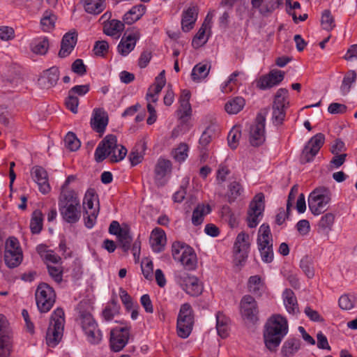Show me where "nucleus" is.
<instances>
[{"mask_svg": "<svg viewBox=\"0 0 357 357\" xmlns=\"http://www.w3.org/2000/svg\"><path fill=\"white\" fill-rule=\"evenodd\" d=\"M282 298L287 311L291 314H296L298 312V306L294 291L286 289L282 294Z\"/></svg>", "mask_w": 357, "mask_h": 357, "instance_id": "30", "label": "nucleus"}, {"mask_svg": "<svg viewBox=\"0 0 357 357\" xmlns=\"http://www.w3.org/2000/svg\"><path fill=\"white\" fill-rule=\"evenodd\" d=\"M216 317V329L218 334L222 338H225L229 335V320L222 312H218Z\"/></svg>", "mask_w": 357, "mask_h": 357, "instance_id": "35", "label": "nucleus"}, {"mask_svg": "<svg viewBox=\"0 0 357 357\" xmlns=\"http://www.w3.org/2000/svg\"><path fill=\"white\" fill-rule=\"evenodd\" d=\"M321 24L322 28L328 31H331L335 27V20L329 10H325L323 11Z\"/></svg>", "mask_w": 357, "mask_h": 357, "instance_id": "49", "label": "nucleus"}, {"mask_svg": "<svg viewBox=\"0 0 357 357\" xmlns=\"http://www.w3.org/2000/svg\"><path fill=\"white\" fill-rule=\"evenodd\" d=\"M108 123L107 114L100 109H95L93 112L91 124L93 129L99 133L105 130Z\"/></svg>", "mask_w": 357, "mask_h": 357, "instance_id": "24", "label": "nucleus"}, {"mask_svg": "<svg viewBox=\"0 0 357 357\" xmlns=\"http://www.w3.org/2000/svg\"><path fill=\"white\" fill-rule=\"evenodd\" d=\"M338 304L344 310L357 309V294L352 293L341 296L338 300Z\"/></svg>", "mask_w": 357, "mask_h": 357, "instance_id": "38", "label": "nucleus"}, {"mask_svg": "<svg viewBox=\"0 0 357 357\" xmlns=\"http://www.w3.org/2000/svg\"><path fill=\"white\" fill-rule=\"evenodd\" d=\"M300 267L307 275V278H311L314 276V272L313 266L307 257L303 258L300 262Z\"/></svg>", "mask_w": 357, "mask_h": 357, "instance_id": "59", "label": "nucleus"}, {"mask_svg": "<svg viewBox=\"0 0 357 357\" xmlns=\"http://www.w3.org/2000/svg\"><path fill=\"white\" fill-rule=\"evenodd\" d=\"M241 132L238 130L232 129L228 134V145L232 149H235L238 144V139L241 137Z\"/></svg>", "mask_w": 357, "mask_h": 357, "instance_id": "61", "label": "nucleus"}, {"mask_svg": "<svg viewBox=\"0 0 357 357\" xmlns=\"http://www.w3.org/2000/svg\"><path fill=\"white\" fill-rule=\"evenodd\" d=\"M140 37L139 29L133 28L131 30H127L117 45L118 53L122 56H127L135 49Z\"/></svg>", "mask_w": 357, "mask_h": 357, "instance_id": "12", "label": "nucleus"}, {"mask_svg": "<svg viewBox=\"0 0 357 357\" xmlns=\"http://www.w3.org/2000/svg\"><path fill=\"white\" fill-rule=\"evenodd\" d=\"M189 147L185 144H181L174 151V158L178 162H183L186 160L188 155Z\"/></svg>", "mask_w": 357, "mask_h": 357, "instance_id": "52", "label": "nucleus"}, {"mask_svg": "<svg viewBox=\"0 0 357 357\" xmlns=\"http://www.w3.org/2000/svg\"><path fill=\"white\" fill-rule=\"evenodd\" d=\"M65 146L72 151H77L80 146V142L76 135L69 132L64 138Z\"/></svg>", "mask_w": 357, "mask_h": 357, "instance_id": "51", "label": "nucleus"}, {"mask_svg": "<svg viewBox=\"0 0 357 357\" xmlns=\"http://www.w3.org/2000/svg\"><path fill=\"white\" fill-rule=\"evenodd\" d=\"M243 188L238 182L233 181L228 187L227 199L229 203L234 202L241 195Z\"/></svg>", "mask_w": 357, "mask_h": 357, "instance_id": "48", "label": "nucleus"}, {"mask_svg": "<svg viewBox=\"0 0 357 357\" xmlns=\"http://www.w3.org/2000/svg\"><path fill=\"white\" fill-rule=\"evenodd\" d=\"M288 333V323L286 318L281 315L272 316L266 325L264 337L266 347L275 350Z\"/></svg>", "mask_w": 357, "mask_h": 357, "instance_id": "2", "label": "nucleus"}, {"mask_svg": "<svg viewBox=\"0 0 357 357\" xmlns=\"http://www.w3.org/2000/svg\"><path fill=\"white\" fill-rule=\"evenodd\" d=\"M43 226V214L40 210H35L30 221V229L32 234H39Z\"/></svg>", "mask_w": 357, "mask_h": 357, "instance_id": "40", "label": "nucleus"}, {"mask_svg": "<svg viewBox=\"0 0 357 357\" xmlns=\"http://www.w3.org/2000/svg\"><path fill=\"white\" fill-rule=\"evenodd\" d=\"M257 87L261 89L266 90L275 86L272 79L268 74L261 76L256 83Z\"/></svg>", "mask_w": 357, "mask_h": 357, "instance_id": "58", "label": "nucleus"}, {"mask_svg": "<svg viewBox=\"0 0 357 357\" xmlns=\"http://www.w3.org/2000/svg\"><path fill=\"white\" fill-rule=\"evenodd\" d=\"M49 40L46 36H40L33 39L30 44L31 51L36 54L44 55L49 49Z\"/></svg>", "mask_w": 357, "mask_h": 357, "instance_id": "33", "label": "nucleus"}, {"mask_svg": "<svg viewBox=\"0 0 357 357\" xmlns=\"http://www.w3.org/2000/svg\"><path fill=\"white\" fill-rule=\"evenodd\" d=\"M31 176L33 181L38 184L40 192L44 195L50 191V186L48 182L47 173L46 170L39 166H36L31 169Z\"/></svg>", "mask_w": 357, "mask_h": 357, "instance_id": "19", "label": "nucleus"}, {"mask_svg": "<svg viewBox=\"0 0 357 357\" xmlns=\"http://www.w3.org/2000/svg\"><path fill=\"white\" fill-rule=\"evenodd\" d=\"M213 136H214V131H213V129L211 127H208L202 132V134L199 138V144L200 148L202 149V151L206 150L207 146L211 142Z\"/></svg>", "mask_w": 357, "mask_h": 357, "instance_id": "50", "label": "nucleus"}, {"mask_svg": "<svg viewBox=\"0 0 357 357\" xmlns=\"http://www.w3.org/2000/svg\"><path fill=\"white\" fill-rule=\"evenodd\" d=\"M188 270H193L197 265V256L191 247H185L178 259Z\"/></svg>", "mask_w": 357, "mask_h": 357, "instance_id": "29", "label": "nucleus"}, {"mask_svg": "<svg viewBox=\"0 0 357 357\" xmlns=\"http://www.w3.org/2000/svg\"><path fill=\"white\" fill-rule=\"evenodd\" d=\"M22 251L18 240L15 237H9L5 244V252Z\"/></svg>", "mask_w": 357, "mask_h": 357, "instance_id": "60", "label": "nucleus"}, {"mask_svg": "<svg viewBox=\"0 0 357 357\" xmlns=\"http://www.w3.org/2000/svg\"><path fill=\"white\" fill-rule=\"evenodd\" d=\"M141 269L144 277L149 280L153 278V264L151 260L144 259L141 264Z\"/></svg>", "mask_w": 357, "mask_h": 357, "instance_id": "54", "label": "nucleus"}, {"mask_svg": "<svg viewBox=\"0 0 357 357\" xmlns=\"http://www.w3.org/2000/svg\"><path fill=\"white\" fill-rule=\"evenodd\" d=\"M71 70L78 75L82 76L86 72V67L82 59H77L72 63Z\"/></svg>", "mask_w": 357, "mask_h": 357, "instance_id": "63", "label": "nucleus"}, {"mask_svg": "<svg viewBox=\"0 0 357 357\" xmlns=\"http://www.w3.org/2000/svg\"><path fill=\"white\" fill-rule=\"evenodd\" d=\"M248 289L252 294L260 296L265 290V284L259 275H252L248 279Z\"/></svg>", "mask_w": 357, "mask_h": 357, "instance_id": "34", "label": "nucleus"}, {"mask_svg": "<svg viewBox=\"0 0 357 357\" xmlns=\"http://www.w3.org/2000/svg\"><path fill=\"white\" fill-rule=\"evenodd\" d=\"M162 89L160 86L156 85H151L146 93V100L149 102H155L158 100V95L160 93Z\"/></svg>", "mask_w": 357, "mask_h": 357, "instance_id": "64", "label": "nucleus"}, {"mask_svg": "<svg viewBox=\"0 0 357 357\" xmlns=\"http://www.w3.org/2000/svg\"><path fill=\"white\" fill-rule=\"evenodd\" d=\"M65 105L66 107L73 113L76 114L78 111L79 98L77 96L71 94L69 91L68 96L65 100Z\"/></svg>", "mask_w": 357, "mask_h": 357, "instance_id": "55", "label": "nucleus"}, {"mask_svg": "<svg viewBox=\"0 0 357 357\" xmlns=\"http://www.w3.org/2000/svg\"><path fill=\"white\" fill-rule=\"evenodd\" d=\"M300 340L296 338H289L282 345V354L286 357H289L296 354L300 349Z\"/></svg>", "mask_w": 357, "mask_h": 357, "instance_id": "39", "label": "nucleus"}, {"mask_svg": "<svg viewBox=\"0 0 357 357\" xmlns=\"http://www.w3.org/2000/svg\"><path fill=\"white\" fill-rule=\"evenodd\" d=\"M194 316L191 305L189 303L181 305L177 317L176 331L178 337L185 339L192 331Z\"/></svg>", "mask_w": 357, "mask_h": 357, "instance_id": "6", "label": "nucleus"}, {"mask_svg": "<svg viewBox=\"0 0 357 357\" xmlns=\"http://www.w3.org/2000/svg\"><path fill=\"white\" fill-rule=\"evenodd\" d=\"M356 79L357 74L354 70H349L346 73L340 86V91L343 96L349 93L351 85L356 82Z\"/></svg>", "mask_w": 357, "mask_h": 357, "instance_id": "41", "label": "nucleus"}, {"mask_svg": "<svg viewBox=\"0 0 357 357\" xmlns=\"http://www.w3.org/2000/svg\"><path fill=\"white\" fill-rule=\"evenodd\" d=\"M64 315L61 308H56L52 314L46 334V342L49 347H56L61 340L65 324Z\"/></svg>", "mask_w": 357, "mask_h": 357, "instance_id": "4", "label": "nucleus"}, {"mask_svg": "<svg viewBox=\"0 0 357 357\" xmlns=\"http://www.w3.org/2000/svg\"><path fill=\"white\" fill-rule=\"evenodd\" d=\"M117 238L123 250L128 252L130 249L132 242V237L129 228L127 227Z\"/></svg>", "mask_w": 357, "mask_h": 357, "instance_id": "47", "label": "nucleus"}, {"mask_svg": "<svg viewBox=\"0 0 357 357\" xmlns=\"http://www.w3.org/2000/svg\"><path fill=\"white\" fill-rule=\"evenodd\" d=\"M4 261L8 267L15 268L18 266L22 261V252L17 251L4 253Z\"/></svg>", "mask_w": 357, "mask_h": 357, "instance_id": "45", "label": "nucleus"}, {"mask_svg": "<svg viewBox=\"0 0 357 357\" xmlns=\"http://www.w3.org/2000/svg\"><path fill=\"white\" fill-rule=\"evenodd\" d=\"M175 280L177 284L189 295L197 296L203 291V287L199 279L187 273L178 271L175 274Z\"/></svg>", "mask_w": 357, "mask_h": 357, "instance_id": "9", "label": "nucleus"}, {"mask_svg": "<svg viewBox=\"0 0 357 357\" xmlns=\"http://www.w3.org/2000/svg\"><path fill=\"white\" fill-rule=\"evenodd\" d=\"M264 211V195L263 193L257 194L250 203L248 211L247 222L250 228L257 226L263 217Z\"/></svg>", "mask_w": 357, "mask_h": 357, "instance_id": "11", "label": "nucleus"}, {"mask_svg": "<svg viewBox=\"0 0 357 357\" xmlns=\"http://www.w3.org/2000/svg\"><path fill=\"white\" fill-rule=\"evenodd\" d=\"M84 9L88 13L98 15L105 8V0H84Z\"/></svg>", "mask_w": 357, "mask_h": 357, "instance_id": "43", "label": "nucleus"}, {"mask_svg": "<svg viewBox=\"0 0 357 357\" xmlns=\"http://www.w3.org/2000/svg\"><path fill=\"white\" fill-rule=\"evenodd\" d=\"M150 243L152 250L155 252H160L163 250L166 243V235L160 228H155L151 231Z\"/></svg>", "mask_w": 357, "mask_h": 357, "instance_id": "26", "label": "nucleus"}, {"mask_svg": "<svg viewBox=\"0 0 357 357\" xmlns=\"http://www.w3.org/2000/svg\"><path fill=\"white\" fill-rule=\"evenodd\" d=\"M198 13L199 8L197 6H191L183 10L181 15V29L184 32H188L193 29Z\"/></svg>", "mask_w": 357, "mask_h": 357, "instance_id": "20", "label": "nucleus"}, {"mask_svg": "<svg viewBox=\"0 0 357 357\" xmlns=\"http://www.w3.org/2000/svg\"><path fill=\"white\" fill-rule=\"evenodd\" d=\"M283 3V0H268L265 3L261 4L259 10V13L264 17L269 16L274 10L280 7Z\"/></svg>", "mask_w": 357, "mask_h": 357, "instance_id": "44", "label": "nucleus"}, {"mask_svg": "<svg viewBox=\"0 0 357 357\" xmlns=\"http://www.w3.org/2000/svg\"><path fill=\"white\" fill-rule=\"evenodd\" d=\"M288 91L279 89L273 104L272 121L275 126L282 125L286 116V109L289 106Z\"/></svg>", "mask_w": 357, "mask_h": 357, "instance_id": "8", "label": "nucleus"}, {"mask_svg": "<svg viewBox=\"0 0 357 357\" xmlns=\"http://www.w3.org/2000/svg\"><path fill=\"white\" fill-rule=\"evenodd\" d=\"M35 296L38 309L42 313L49 312L56 300V294L53 288L44 282L38 286Z\"/></svg>", "mask_w": 357, "mask_h": 357, "instance_id": "7", "label": "nucleus"}, {"mask_svg": "<svg viewBox=\"0 0 357 357\" xmlns=\"http://www.w3.org/2000/svg\"><path fill=\"white\" fill-rule=\"evenodd\" d=\"M265 116L261 113L258 114L250 129V142L252 146H259L265 142Z\"/></svg>", "mask_w": 357, "mask_h": 357, "instance_id": "13", "label": "nucleus"}, {"mask_svg": "<svg viewBox=\"0 0 357 357\" xmlns=\"http://www.w3.org/2000/svg\"><path fill=\"white\" fill-rule=\"evenodd\" d=\"M56 16L51 11L46 10L40 20V26L44 31H50L54 27Z\"/></svg>", "mask_w": 357, "mask_h": 357, "instance_id": "46", "label": "nucleus"}, {"mask_svg": "<svg viewBox=\"0 0 357 357\" xmlns=\"http://www.w3.org/2000/svg\"><path fill=\"white\" fill-rule=\"evenodd\" d=\"M77 41V34L76 32L66 33L62 38L59 56L61 58L68 56L74 50Z\"/></svg>", "mask_w": 357, "mask_h": 357, "instance_id": "22", "label": "nucleus"}, {"mask_svg": "<svg viewBox=\"0 0 357 357\" xmlns=\"http://www.w3.org/2000/svg\"><path fill=\"white\" fill-rule=\"evenodd\" d=\"M245 105L243 98L236 96L229 100L225 105V111L229 114H236L241 112Z\"/></svg>", "mask_w": 357, "mask_h": 357, "instance_id": "37", "label": "nucleus"}, {"mask_svg": "<svg viewBox=\"0 0 357 357\" xmlns=\"http://www.w3.org/2000/svg\"><path fill=\"white\" fill-rule=\"evenodd\" d=\"M210 69L211 65L208 63H199L196 64L192 70V79L197 82L202 81L208 76Z\"/></svg>", "mask_w": 357, "mask_h": 357, "instance_id": "36", "label": "nucleus"}, {"mask_svg": "<svg viewBox=\"0 0 357 357\" xmlns=\"http://www.w3.org/2000/svg\"><path fill=\"white\" fill-rule=\"evenodd\" d=\"M124 28V23L118 20H105L103 22V33L116 38L120 37Z\"/></svg>", "mask_w": 357, "mask_h": 357, "instance_id": "25", "label": "nucleus"}, {"mask_svg": "<svg viewBox=\"0 0 357 357\" xmlns=\"http://www.w3.org/2000/svg\"><path fill=\"white\" fill-rule=\"evenodd\" d=\"M331 200L329 188L324 186L316 188L308 197L309 208L314 215H318L326 211Z\"/></svg>", "mask_w": 357, "mask_h": 357, "instance_id": "5", "label": "nucleus"}, {"mask_svg": "<svg viewBox=\"0 0 357 357\" xmlns=\"http://www.w3.org/2000/svg\"><path fill=\"white\" fill-rule=\"evenodd\" d=\"M127 154V149L122 145L117 144L116 136L107 135L96 149L94 157L98 162H102L107 158L110 162H117L122 160Z\"/></svg>", "mask_w": 357, "mask_h": 357, "instance_id": "3", "label": "nucleus"}, {"mask_svg": "<svg viewBox=\"0 0 357 357\" xmlns=\"http://www.w3.org/2000/svg\"><path fill=\"white\" fill-rule=\"evenodd\" d=\"M257 244L258 250L273 248V238L268 225L262 224L258 231Z\"/></svg>", "mask_w": 357, "mask_h": 357, "instance_id": "21", "label": "nucleus"}, {"mask_svg": "<svg viewBox=\"0 0 357 357\" xmlns=\"http://www.w3.org/2000/svg\"><path fill=\"white\" fill-rule=\"evenodd\" d=\"M146 8L144 5H136L130 8L123 16V22L128 24H132L139 20L145 13Z\"/></svg>", "mask_w": 357, "mask_h": 357, "instance_id": "31", "label": "nucleus"}, {"mask_svg": "<svg viewBox=\"0 0 357 357\" xmlns=\"http://www.w3.org/2000/svg\"><path fill=\"white\" fill-rule=\"evenodd\" d=\"M248 240L249 235L244 231H241L236 236L234 244V255L238 264H241L248 258L250 249Z\"/></svg>", "mask_w": 357, "mask_h": 357, "instance_id": "14", "label": "nucleus"}, {"mask_svg": "<svg viewBox=\"0 0 357 357\" xmlns=\"http://www.w3.org/2000/svg\"><path fill=\"white\" fill-rule=\"evenodd\" d=\"M207 29H208V28L202 25V26L197 31V34L192 39V44L194 47H196V48L199 47L204 45L207 42V39L202 41L204 38L206 31Z\"/></svg>", "mask_w": 357, "mask_h": 357, "instance_id": "57", "label": "nucleus"}, {"mask_svg": "<svg viewBox=\"0 0 357 357\" xmlns=\"http://www.w3.org/2000/svg\"><path fill=\"white\" fill-rule=\"evenodd\" d=\"M59 210L63 219L68 223L77 222L82 215L80 201L75 190L61 192L58 201Z\"/></svg>", "mask_w": 357, "mask_h": 357, "instance_id": "1", "label": "nucleus"}, {"mask_svg": "<svg viewBox=\"0 0 357 357\" xmlns=\"http://www.w3.org/2000/svg\"><path fill=\"white\" fill-rule=\"evenodd\" d=\"M335 220V215L332 213H327L321 217L317 224V232L328 238L329 232L332 230V227Z\"/></svg>", "mask_w": 357, "mask_h": 357, "instance_id": "28", "label": "nucleus"}, {"mask_svg": "<svg viewBox=\"0 0 357 357\" xmlns=\"http://www.w3.org/2000/svg\"><path fill=\"white\" fill-rule=\"evenodd\" d=\"M241 313L244 319L254 322L257 319L258 307L255 299L250 295H245L240 303Z\"/></svg>", "mask_w": 357, "mask_h": 357, "instance_id": "17", "label": "nucleus"}, {"mask_svg": "<svg viewBox=\"0 0 357 357\" xmlns=\"http://www.w3.org/2000/svg\"><path fill=\"white\" fill-rule=\"evenodd\" d=\"M145 149V143L139 142L132 150L129 155V160L132 166H135L142 161Z\"/></svg>", "mask_w": 357, "mask_h": 357, "instance_id": "42", "label": "nucleus"}, {"mask_svg": "<svg viewBox=\"0 0 357 357\" xmlns=\"http://www.w3.org/2000/svg\"><path fill=\"white\" fill-rule=\"evenodd\" d=\"M172 162L169 160L159 158L154 169V180L157 186H163L167 182V176L171 173Z\"/></svg>", "mask_w": 357, "mask_h": 357, "instance_id": "18", "label": "nucleus"}, {"mask_svg": "<svg viewBox=\"0 0 357 357\" xmlns=\"http://www.w3.org/2000/svg\"><path fill=\"white\" fill-rule=\"evenodd\" d=\"M192 114V107L190 103L180 104V107L178 110V115L179 119L183 121H186Z\"/></svg>", "mask_w": 357, "mask_h": 357, "instance_id": "56", "label": "nucleus"}, {"mask_svg": "<svg viewBox=\"0 0 357 357\" xmlns=\"http://www.w3.org/2000/svg\"><path fill=\"white\" fill-rule=\"evenodd\" d=\"M108 50L109 44L105 40L96 41L93 47L94 54L98 56H104Z\"/></svg>", "mask_w": 357, "mask_h": 357, "instance_id": "62", "label": "nucleus"}, {"mask_svg": "<svg viewBox=\"0 0 357 357\" xmlns=\"http://www.w3.org/2000/svg\"><path fill=\"white\" fill-rule=\"evenodd\" d=\"M211 212V208L209 204H198L193 210L192 215V223L195 226H198L203 222L204 217Z\"/></svg>", "mask_w": 357, "mask_h": 357, "instance_id": "32", "label": "nucleus"}, {"mask_svg": "<svg viewBox=\"0 0 357 357\" xmlns=\"http://www.w3.org/2000/svg\"><path fill=\"white\" fill-rule=\"evenodd\" d=\"M59 79V70L56 66H52L50 68L43 72V75L38 79L39 84L43 88H51L54 86Z\"/></svg>", "mask_w": 357, "mask_h": 357, "instance_id": "23", "label": "nucleus"}, {"mask_svg": "<svg viewBox=\"0 0 357 357\" xmlns=\"http://www.w3.org/2000/svg\"><path fill=\"white\" fill-rule=\"evenodd\" d=\"M129 329L127 327L115 328L110 332V347L112 351L118 352L127 344Z\"/></svg>", "mask_w": 357, "mask_h": 357, "instance_id": "16", "label": "nucleus"}, {"mask_svg": "<svg viewBox=\"0 0 357 357\" xmlns=\"http://www.w3.org/2000/svg\"><path fill=\"white\" fill-rule=\"evenodd\" d=\"M81 324L87 341L92 344H99L102 338V333L98 328V324L92 315L86 312H81Z\"/></svg>", "mask_w": 357, "mask_h": 357, "instance_id": "10", "label": "nucleus"}, {"mask_svg": "<svg viewBox=\"0 0 357 357\" xmlns=\"http://www.w3.org/2000/svg\"><path fill=\"white\" fill-rule=\"evenodd\" d=\"M325 136L322 133H317L313 136L305 144L303 153L302 160L306 162L313 160L324 144Z\"/></svg>", "mask_w": 357, "mask_h": 357, "instance_id": "15", "label": "nucleus"}, {"mask_svg": "<svg viewBox=\"0 0 357 357\" xmlns=\"http://www.w3.org/2000/svg\"><path fill=\"white\" fill-rule=\"evenodd\" d=\"M12 345L8 337L2 335L0 337V357H9Z\"/></svg>", "mask_w": 357, "mask_h": 357, "instance_id": "53", "label": "nucleus"}, {"mask_svg": "<svg viewBox=\"0 0 357 357\" xmlns=\"http://www.w3.org/2000/svg\"><path fill=\"white\" fill-rule=\"evenodd\" d=\"M83 208L85 213L93 211L99 212L98 196L94 189L89 188L86 190L83 199Z\"/></svg>", "mask_w": 357, "mask_h": 357, "instance_id": "27", "label": "nucleus"}]
</instances>
